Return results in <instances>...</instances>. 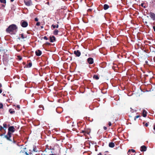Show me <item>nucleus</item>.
Listing matches in <instances>:
<instances>
[{
	"instance_id": "17",
	"label": "nucleus",
	"mask_w": 155,
	"mask_h": 155,
	"mask_svg": "<svg viewBox=\"0 0 155 155\" xmlns=\"http://www.w3.org/2000/svg\"><path fill=\"white\" fill-rule=\"evenodd\" d=\"M9 111L10 112V113L11 114H13L15 112V111L14 110H12L11 109H9Z\"/></svg>"
},
{
	"instance_id": "21",
	"label": "nucleus",
	"mask_w": 155,
	"mask_h": 155,
	"mask_svg": "<svg viewBox=\"0 0 155 155\" xmlns=\"http://www.w3.org/2000/svg\"><path fill=\"white\" fill-rule=\"evenodd\" d=\"M32 65V63L31 62H30L28 63V64L27 65V67L28 68H31Z\"/></svg>"
},
{
	"instance_id": "15",
	"label": "nucleus",
	"mask_w": 155,
	"mask_h": 155,
	"mask_svg": "<svg viewBox=\"0 0 155 155\" xmlns=\"http://www.w3.org/2000/svg\"><path fill=\"white\" fill-rule=\"evenodd\" d=\"M109 6L107 4H104V10H106L108 8Z\"/></svg>"
},
{
	"instance_id": "41",
	"label": "nucleus",
	"mask_w": 155,
	"mask_h": 155,
	"mask_svg": "<svg viewBox=\"0 0 155 155\" xmlns=\"http://www.w3.org/2000/svg\"><path fill=\"white\" fill-rule=\"evenodd\" d=\"M59 25H57L56 26V28H58Z\"/></svg>"
},
{
	"instance_id": "14",
	"label": "nucleus",
	"mask_w": 155,
	"mask_h": 155,
	"mask_svg": "<svg viewBox=\"0 0 155 155\" xmlns=\"http://www.w3.org/2000/svg\"><path fill=\"white\" fill-rule=\"evenodd\" d=\"M147 116V112L145 110H143V116L144 117H145Z\"/></svg>"
},
{
	"instance_id": "45",
	"label": "nucleus",
	"mask_w": 155,
	"mask_h": 155,
	"mask_svg": "<svg viewBox=\"0 0 155 155\" xmlns=\"http://www.w3.org/2000/svg\"><path fill=\"white\" fill-rule=\"evenodd\" d=\"M98 155H102V154L101 153H99L98 154Z\"/></svg>"
},
{
	"instance_id": "7",
	"label": "nucleus",
	"mask_w": 155,
	"mask_h": 155,
	"mask_svg": "<svg viewBox=\"0 0 155 155\" xmlns=\"http://www.w3.org/2000/svg\"><path fill=\"white\" fill-rule=\"evenodd\" d=\"M87 62L89 64H92L94 63L93 59L91 58H89L87 59Z\"/></svg>"
},
{
	"instance_id": "29",
	"label": "nucleus",
	"mask_w": 155,
	"mask_h": 155,
	"mask_svg": "<svg viewBox=\"0 0 155 155\" xmlns=\"http://www.w3.org/2000/svg\"><path fill=\"white\" fill-rule=\"evenodd\" d=\"M24 154L25 155H29L28 153H27L25 150L24 151Z\"/></svg>"
},
{
	"instance_id": "38",
	"label": "nucleus",
	"mask_w": 155,
	"mask_h": 155,
	"mask_svg": "<svg viewBox=\"0 0 155 155\" xmlns=\"http://www.w3.org/2000/svg\"><path fill=\"white\" fill-rule=\"evenodd\" d=\"M103 128L104 130H106L107 129V127H104Z\"/></svg>"
},
{
	"instance_id": "49",
	"label": "nucleus",
	"mask_w": 155,
	"mask_h": 155,
	"mask_svg": "<svg viewBox=\"0 0 155 155\" xmlns=\"http://www.w3.org/2000/svg\"><path fill=\"white\" fill-rule=\"evenodd\" d=\"M3 96H5V94H4L3 95Z\"/></svg>"
},
{
	"instance_id": "53",
	"label": "nucleus",
	"mask_w": 155,
	"mask_h": 155,
	"mask_svg": "<svg viewBox=\"0 0 155 155\" xmlns=\"http://www.w3.org/2000/svg\"><path fill=\"white\" fill-rule=\"evenodd\" d=\"M2 134H1V136H2Z\"/></svg>"
},
{
	"instance_id": "12",
	"label": "nucleus",
	"mask_w": 155,
	"mask_h": 155,
	"mask_svg": "<svg viewBox=\"0 0 155 155\" xmlns=\"http://www.w3.org/2000/svg\"><path fill=\"white\" fill-rule=\"evenodd\" d=\"M131 152L133 153H134L135 152V151L133 149L129 150L127 152V154L128 155H133L132 154H131Z\"/></svg>"
},
{
	"instance_id": "5",
	"label": "nucleus",
	"mask_w": 155,
	"mask_h": 155,
	"mask_svg": "<svg viewBox=\"0 0 155 155\" xmlns=\"http://www.w3.org/2000/svg\"><path fill=\"white\" fill-rule=\"evenodd\" d=\"M24 2L26 5L29 6L31 4V0H24Z\"/></svg>"
},
{
	"instance_id": "25",
	"label": "nucleus",
	"mask_w": 155,
	"mask_h": 155,
	"mask_svg": "<svg viewBox=\"0 0 155 155\" xmlns=\"http://www.w3.org/2000/svg\"><path fill=\"white\" fill-rule=\"evenodd\" d=\"M1 2L2 3H6V0H0Z\"/></svg>"
},
{
	"instance_id": "20",
	"label": "nucleus",
	"mask_w": 155,
	"mask_h": 155,
	"mask_svg": "<svg viewBox=\"0 0 155 155\" xmlns=\"http://www.w3.org/2000/svg\"><path fill=\"white\" fill-rule=\"evenodd\" d=\"M3 129L5 128V129H4V130H5L7 128V124L5 123H4L3 124Z\"/></svg>"
},
{
	"instance_id": "2",
	"label": "nucleus",
	"mask_w": 155,
	"mask_h": 155,
	"mask_svg": "<svg viewBox=\"0 0 155 155\" xmlns=\"http://www.w3.org/2000/svg\"><path fill=\"white\" fill-rule=\"evenodd\" d=\"M15 131V128L13 126H10V127L8 129V132H9L10 134H12L11 132L13 133Z\"/></svg>"
},
{
	"instance_id": "51",
	"label": "nucleus",
	"mask_w": 155,
	"mask_h": 155,
	"mask_svg": "<svg viewBox=\"0 0 155 155\" xmlns=\"http://www.w3.org/2000/svg\"><path fill=\"white\" fill-rule=\"evenodd\" d=\"M145 23H147V22H145Z\"/></svg>"
},
{
	"instance_id": "28",
	"label": "nucleus",
	"mask_w": 155,
	"mask_h": 155,
	"mask_svg": "<svg viewBox=\"0 0 155 155\" xmlns=\"http://www.w3.org/2000/svg\"><path fill=\"white\" fill-rule=\"evenodd\" d=\"M3 106V104L1 103H0V109L2 108Z\"/></svg>"
},
{
	"instance_id": "24",
	"label": "nucleus",
	"mask_w": 155,
	"mask_h": 155,
	"mask_svg": "<svg viewBox=\"0 0 155 155\" xmlns=\"http://www.w3.org/2000/svg\"><path fill=\"white\" fill-rule=\"evenodd\" d=\"M21 38L22 39H24V38H26V37H24V35H23V34H21Z\"/></svg>"
},
{
	"instance_id": "39",
	"label": "nucleus",
	"mask_w": 155,
	"mask_h": 155,
	"mask_svg": "<svg viewBox=\"0 0 155 155\" xmlns=\"http://www.w3.org/2000/svg\"><path fill=\"white\" fill-rule=\"evenodd\" d=\"M17 107L19 109L20 108V107L19 105H17Z\"/></svg>"
},
{
	"instance_id": "50",
	"label": "nucleus",
	"mask_w": 155,
	"mask_h": 155,
	"mask_svg": "<svg viewBox=\"0 0 155 155\" xmlns=\"http://www.w3.org/2000/svg\"><path fill=\"white\" fill-rule=\"evenodd\" d=\"M21 58H20V60H21Z\"/></svg>"
},
{
	"instance_id": "10",
	"label": "nucleus",
	"mask_w": 155,
	"mask_h": 155,
	"mask_svg": "<svg viewBox=\"0 0 155 155\" xmlns=\"http://www.w3.org/2000/svg\"><path fill=\"white\" fill-rule=\"evenodd\" d=\"M50 42H53L55 40V37L53 36H50Z\"/></svg>"
},
{
	"instance_id": "11",
	"label": "nucleus",
	"mask_w": 155,
	"mask_h": 155,
	"mask_svg": "<svg viewBox=\"0 0 155 155\" xmlns=\"http://www.w3.org/2000/svg\"><path fill=\"white\" fill-rule=\"evenodd\" d=\"M141 151H145L146 150L147 147L144 145L142 146L141 147Z\"/></svg>"
},
{
	"instance_id": "37",
	"label": "nucleus",
	"mask_w": 155,
	"mask_h": 155,
	"mask_svg": "<svg viewBox=\"0 0 155 155\" xmlns=\"http://www.w3.org/2000/svg\"><path fill=\"white\" fill-rule=\"evenodd\" d=\"M3 128V127L2 126H0V130H2Z\"/></svg>"
},
{
	"instance_id": "27",
	"label": "nucleus",
	"mask_w": 155,
	"mask_h": 155,
	"mask_svg": "<svg viewBox=\"0 0 155 155\" xmlns=\"http://www.w3.org/2000/svg\"><path fill=\"white\" fill-rule=\"evenodd\" d=\"M139 117H140L139 115H137V116H136V117H135V118H134V120H135L136 118H138Z\"/></svg>"
},
{
	"instance_id": "48",
	"label": "nucleus",
	"mask_w": 155,
	"mask_h": 155,
	"mask_svg": "<svg viewBox=\"0 0 155 155\" xmlns=\"http://www.w3.org/2000/svg\"><path fill=\"white\" fill-rule=\"evenodd\" d=\"M43 28V26H41V28Z\"/></svg>"
},
{
	"instance_id": "1",
	"label": "nucleus",
	"mask_w": 155,
	"mask_h": 155,
	"mask_svg": "<svg viewBox=\"0 0 155 155\" xmlns=\"http://www.w3.org/2000/svg\"><path fill=\"white\" fill-rule=\"evenodd\" d=\"M17 28L16 26L14 24H12L10 26L7 28L6 31L8 32H10L11 31H13L15 30Z\"/></svg>"
},
{
	"instance_id": "33",
	"label": "nucleus",
	"mask_w": 155,
	"mask_h": 155,
	"mask_svg": "<svg viewBox=\"0 0 155 155\" xmlns=\"http://www.w3.org/2000/svg\"><path fill=\"white\" fill-rule=\"evenodd\" d=\"M51 27H52L53 28H56V25H52Z\"/></svg>"
},
{
	"instance_id": "13",
	"label": "nucleus",
	"mask_w": 155,
	"mask_h": 155,
	"mask_svg": "<svg viewBox=\"0 0 155 155\" xmlns=\"http://www.w3.org/2000/svg\"><path fill=\"white\" fill-rule=\"evenodd\" d=\"M109 146L110 147L113 148L115 146L114 143L113 142H110L109 144Z\"/></svg>"
},
{
	"instance_id": "26",
	"label": "nucleus",
	"mask_w": 155,
	"mask_h": 155,
	"mask_svg": "<svg viewBox=\"0 0 155 155\" xmlns=\"http://www.w3.org/2000/svg\"><path fill=\"white\" fill-rule=\"evenodd\" d=\"M143 4H144L143 3H142L141 4V6L143 8H146V7L145 6H144Z\"/></svg>"
},
{
	"instance_id": "43",
	"label": "nucleus",
	"mask_w": 155,
	"mask_h": 155,
	"mask_svg": "<svg viewBox=\"0 0 155 155\" xmlns=\"http://www.w3.org/2000/svg\"><path fill=\"white\" fill-rule=\"evenodd\" d=\"M2 92V90L1 89H0V94Z\"/></svg>"
},
{
	"instance_id": "35",
	"label": "nucleus",
	"mask_w": 155,
	"mask_h": 155,
	"mask_svg": "<svg viewBox=\"0 0 155 155\" xmlns=\"http://www.w3.org/2000/svg\"><path fill=\"white\" fill-rule=\"evenodd\" d=\"M108 125L109 126H110L112 124H111V122H109Z\"/></svg>"
},
{
	"instance_id": "54",
	"label": "nucleus",
	"mask_w": 155,
	"mask_h": 155,
	"mask_svg": "<svg viewBox=\"0 0 155 155\" xmlns=\"http://www.w3.org/2000/svg\"><path fill=\"white\" fill-rule=\"evenodd\" d=\"M22 155H24V154H22Z\"/></svg>"
},
{
	"instance_id": "36",
	"label": "nucleus",
	"mask_w": 155,
	"mask_h": 155,
	"mask_svg": "<svg viewBox=\"0 0 155 155\" xmlns=\"http://www.w3.org/2000/svg\"><path fill=\"white\" fill-rule=\"evenodd\" d=\"M35 21H38V18H35Z\"/></svg>"
},
{
	"instance_id": "34",
	"label": "nucleus",
	"mask_w": 155,
	"mask_h": 155,
	"mask_svg": "<svg viewBox=\"0 0 155 155\" xmlns=\"http://www.w3.org/2000/svg\"><path fill=\"white\" fill-rule=\"evenodd\" d=\"M40 25V23L39 22H38L37 23L36 25L37 26H39Z\"/></svg>"
},
{
	"instance_id": "9",
	"label": "nucleus",
	"mask_w": 155,
	"mask_h": 155,
	"mask_svg": "<svg viewBox=\"0 0 155 155\" xmlns=\"http://www.w3.org/2000/svg\"><path fill=\"white\" fill-rule=\"evenodd\" d=\"M35 53L36 54V55L37 56H40L41 55V54L42 52L41 51H40L39 50H36L35 52Z\"/></svg>"
},
{
	"instance_id": "22",
	"label": "nucleus",
	"mask_w": 155,
	"mask_h": 155,
	"mask_svg": "<svg viewBox=\"0 0 155 155\" xmlns=\"http://www.w3.org/2000/svg\"><path fill=\"white\" fill-rule=\"evenodd\" d=\"M24 151H25V150H23V151H21L20 152V155H22V154H24Z\"/></svg>"
},
{
	"instance_id": "44",
	"label": "nucleus",
	"mask_w": 155,
	"mask_h": 155,
	"mask_svg": "<svg viewBox=\"0 0 155 155\" xmlns=\"http://www.w3.org/2000/svg\"><path fill=\"white\" fill-rule=\"evenodd\" d=\"M2 86V84L0 83V88H1Z\"/></svg>"
},
{
	"instance_id": "32",
	"label": "nucleus",
	"mask_w": 155,
	"mask_h": 155,
	"mask_svg": "<svg viewBox=\"0 0 155 155\" xmlns=\"http://www.w3.org/2000/svg\"><path fill=\"white\" fill-rule=\"evenodd\" d=\"M39 107L40 108H43V110H44V109L43 106L42 105H40L39 106Z\"/></svg>"
},
{
	"instance_id": "6",
	"label": "nucleus",
	"mask_w": 155,
	"mask_h": 155,
	"mask_svg": "<svg viewBox=\"0 0 155 155\" xmlns=\"http://www.w3.org/2000/svg\"><path fill=\"white\" fill-rule=\"evenodd\" d=\"M74 53L75 54L77 57H79L81 54L80 51L79 50L74 51Z\"/></svg>"
},
{
	"instance_id": "16",
	"label": "nucleus",
	"mask_w": 155,
	"mask_h": 155,
	"mask_svg": "<svg viewBox=\"0 0 155 155\" xmlns=\"http://www.w3.org/2000/svg\"><path fill=\"white\" fill-rule=\"evenodd\" d=\"M58 30L55 29L54 31V35H58Z\"/></svg>"
},
{
	"instance_id": "47",
	"label": "nucleus",
	"mask_w": 155,
	"mask_h": 155,
	"mask_svg": "<svg viewBox=\"0 0 155 155\" xmlns=\"http://www.w3.org/2000/svg\"><path fill=\"white\" fill-rule=\"evenodd\" d=\"M14 0H11V2H13Z\"/></svg>"
},
{
	"instance_id": "19",
	"label": "nucleus",
	"mask_w": 155,
	"mask_h": 155,
	"mask_svg": "<svg viewBox=\"0 0 155 155\" xmlns=\"http://www.w3.org/2000/svg\"><path fill=\"white\" fill-rule=\"evenodd\" d=\"M33 151L35 152H38V150H37V148L35 146L33 147Z\"/></svg>"
},
{
	"instance_id": "42",
	"label": "nucleus",
	"mask_w": 155,
	"mask_h": 155,
	"mask_svg": "<svg viewBox=\"0 0 155 155\" xmlns=\"http://www.w3.org/2000/svg\"><path fill=\"white\" fill-rule=\"evenodd\" d=\"M145 126H146V127H147V126H148V124L147 123H146L145 124Z\"/></svg>"
},
{
	"instance_id": "31",
	"label": "nucleus",
	"mask_w": 155,
	"mask_h": 155,
	"mask_svg": "<svg viewBox=\"0 0 155 155\" xmlns=\"http://www.w3.org/2000/svg\"><path fill=\"white\" fill-rule=\"evenodd\" d=\"M92 9H89L87 10V12H91L92 11Z\"/></svg>"
},
{
	"instance_id": "18",
	"label": "nucleus",
	"mask_w": 155,
	"mask_h": 155,
	"mask_svg": "<svg viewBox=\"0 0 155 155\" xmlns=\"http://www.w3.org/2000/svg\"><path fill=\"white\" fill-rule=\"evenodd\" d=\"M93 78L96 80H98L99 78L97 75H94L93 76Z\"/></svg>"
},
{
	"instance_id": "3",
	"label": "nucleus",
	"mask_w": 155,
	"mask_h": 155,
	"mask_svg": "<svg viewBox=\"0 0 155 155\" xmlns=\"http://www.w3.org/2000/svg\"><path fill=\"white\" fill-rule=\"evenodd\" d=\"M21 26L23 27H26L28 25V23L23 21H22L21 22Z\"/></svg>"
},
{
	"instance_id": "8",
	"label": "nucleus",
	"mask_w": 155,
	"mask_h": 155,
	"mask_svg": "<svg viewBox=\"0 0 155 155\" xmlns=\"http://www.w3.org/2000/svg\"><path fill=\"white\" fill-rule=\"evenodd\" d=\"M150 16L151 18H152L153 21L155 20V14L152 12L150 13Z\"/></svg>"
},
{
	"instance_id": "30",
	"label": "nucleus",
	"mask_w": 155,
	"mask_h": 155,
	"mask_svg": "<svg viewBox=\"0 0 155 155\" xmlns=\"http://www.w3.org/2000/svg\"><path fill=\"white\" fill-rule=\"evenodd\" d=\"M43 38L46 40H48V38L46 37V36H45Z\"/></svg>"
},
{
	"instance_id": "40",
	"label": "nucleus",
	"mask_w": 155,
	"mask_h": 155,
	"mask_svg": "<svg viewBox=\"0 0 155 155\" xmlns=\"http://www.w3.org/2000/svg\"><path fill=\"white\" fill-rule=\"evenodd\" d=\"M153 30H154V31L155 32V26H153Z\"/></svg>"
},
{
	"instance_id": "4",
	"label": "nucleus",
	"mask_w": 155,
	"mask_h": 155,
	"mask_svg": "<svg viewBox=\"0 0 155 155\" xmlns=\"http://www.w3.org/2000/svg\"><path fill=\"white\" fill-rule=\"evenodd\" d=\"M11 137V134H10L9 132H8L6 135L5 136V137L6 139L10 141H12V140L10 139V137Z\"/></svg>"
},
{
	"instance_id": "52",
	"label": "nucleus",
	"mask_w": 155,
	"mask_h": 155,
	"mask_svg": "<svg viewBox=\"0 0 155 155\" xmlns=\"http://www.w3.org/2000/svg\"><path fill=\"white\" fill-rule=\"evenodd\" d=\"M18 38L19 39H20V38Z\"/></svg>"
},
{
	"instance_id": "23",
	"label": "nucleus",
	"mask_w": 155,
	"mask_h": 155,
	"mask_svg": "<svg viewBox=\"0 0 155 155\" xmlns=\"http://www.w3.org/2000/svg\"><path fill=\"white\" fill-rule=\"evenodd\" d=\"M82 133H84V135H86V134H89V133H88L87 132L85 131H84V130L82 131Z\"/></svg>"
},
{
	"instance_id": "46",
	"label": "nucleus",
	"mask_w": 155,
	"mask_h": 155,
	"mask_svg": "<svg viewBox=\"0 0 155 155\" xmlns=\"http://www.w3.org/2000/svg\"><path fill=\"white\" fill-rule=\"evenodd\" d=\"M153 129L154 130H155V125H154V127H153Z\"/></svg>"
}]
</instances>
